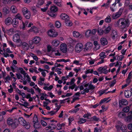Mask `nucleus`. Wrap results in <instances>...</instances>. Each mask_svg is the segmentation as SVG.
<instances>
[{"mask_svg":"<svg viewBox=\"0 0 132 132\" xmlns=\"http://www.w3.org/2000/svg\"><path fill=\"white\" fill-rule=\"evenodd\" d=\"M33 122H34V123H38V120L37 117L35 114L34 116Z\"/></svg>","mask_w":132,"mask_h":132,"instance_id":"nucleus-31","label":"nucleus"},{"mask_svg":"<svg viewBox=\"0 0 132 132\" xmlns=\"http://www.w3.org/2000/svg\"><path fill=\"white\" fill-rule=\"evenodd\" d=\"M55 112H54L53 111H52L50 112H48L47 114H50L51 116H52L55 113Z\"/></svg>","mask_w":132,"mask_h":132,"instance_id":"nucleus-54","label":"nucleus"},{"mask_svg":"<svg viewBox=\"0 0 132 132\" xmlns=\"http://www.w3.org/2000/svg\"><path fill=\"white\" fill-rule=\"evenodd\" d=\"M10 125L11 126V127L13 129L15 128L18 126V124L16 123L15 122H13Z\"/></svg>","mask_w":132,"mask_h":132,"instance_id":"nucleus-42","label":"nucleus"},{"mask_svg":"<svg viewBox=\"0 0 132 132\" xmlns=\"http://www.w3.org/2000/svg\"><path fill=\"white\" fill-rule=\"evenodd\" d=\"M97 31L98 34L100 35H102L104 33V30L100 28H98Z\"/></svg>","mask_w":132,"mask_h":132,"instance_id":"nucleus-29","label":"nucleus"},{"mask_svg":"<svg viewBox=\"0 0 132 132\" xmlns=\"http://www.w3.org/2000/svg\"><path fill=\"white\" fill-rule=\"evenodd\" d=\"M55 25L56 27L59 28L61 26V23L59 21H57L55 22Z\"/></svg>","mask_w":132,"mask_h":132,"instance_id":"nucleus-40","label":"nucleus"},{"mask_svg":"<svg viewBox=\"0 0 132 132\" xmlns=\"http://www.w3.org/2000/svg\"><path fill=\"white\" fill-rule=\"evenodd\" d=\"M100 59H104V58L106 57V55H105L104 52H102L100 54Z\"/></svg>","mask_w":132,"mask_h":132,"instance_id":"nucleus-37","label":"nucleus"},{"mask_svg":"<svg viewBox=\"0 0 132 132\" xmlns=\"http://www.w3.org/2000/svg\"><path fill=\"white\" fill-rule=\"evenodd\" d=\"M122 14L121 12L119 10L118 12L115 14H113L112 15V18L113 19H116L119 17Z\"/></svg>","mask_w":132,"mask_h":132,"instance_id":"nucleus-10","label":"nucleus"},{"mask_svg":"<svg viewBox=\"0 0 132 132\" xmlns=\"http://www.w3.org/2000/svg\"><path fill=\"white\" fill-rule=\"evenodd\" d=\"M60 16L61 19H63L65 20V21L66 20H69V18L68 16L65 14L62 13L60 15Z\"/></svg>","mask_w":132,"mask_h":132,"instance_id":"nucleus-14","label":"nucleus"},{"mask_svg":"<svg viewBox=\"0 0 132 132\" xmlns=\"http://www.w3.org/2000/svg\"><path fill=\"white\" fill-rule=\"evenodd\" d=\"M40 38L39 37L36 36L32 40L29 41V44L31 45L33 44H38L40 42Z\"/></svg>","mask_w":132,"mask_h":132,"instance_id":"nucleus-5","label":"nucleus"},{"mask_svg":"<svg viewBox=\"0 0 132 132\" xmlns=\"http://www.w3.org/2000/svg\"><path fill=\"white\" fill-rule=\"evenodd\" d=\"M41 123L42 125L44 126H46L47 125V123L45 122L42 120H41Z\"/></svg>","mask_w":132,"mask_h":132,"instance_id":"nucleus-49","label":"nucleus"},{"mask_svg":"<svg viewBox=\"0 0 132 132\" xmlns=\"http://www.w3.org/2000/svg\"><path fill=\"white\" fill-rule=\"evenodd\" d=\"M93 69H88L85 72V74H87L88 73H92L93 72Z\"/></svg>","mask_w":132,"mask_h":132,"instance_id":"nucleus-45","label":"nucleus"},{"mask_svg":"<svg viewBox=\"0 0 132 132\" xmlns=\"http://www.w3.org/2000/svg\"><path fill=\"white\" fill-rule=\"evenodd\" d=\"M96 31L97 30L96 29H93L92 31L90 30H88L86 32L85 36L87 37H88L92 35H94Z\"/></svg>","mask_w":132,"mask_h":132,"instance_id":"nucleus-4","label":"nucleus"},{"mask_svg":"<svg viewBox=\"0 0 132 132\" xmlns=\"http://www.w3.org/2000/svg\"><path fill=\"white\" fill-rule=\"evenodd\" d=\"M92 118L94 120L96 121H98L99 119V118H98L96 116H93Z\"/></svg>","mask_w":132,"mask_h":132,"instance_id":"nucleus-51","label":"nucleus"},{"mask_svg":"<svg viewBox=\"0 0 132 132\" xmlns=\"http://www.w3.org/2000/svg\"><path fill=\"white\" fill-rule=\"evenodd\" d=\"M58 10L57 7L55 6L54 5L51 6L50 8V11H48V13L50 16L54 17L56 16L55 13Z\"/></svg>","mask_w":132,"mask_h":132,"instance_id":"nucleus-2","label":"nucleus"},{"mask_svg":"<svg viewBox=\"0 0 132 132\" xmlns=\"http://www.w3.org/2000/svg\"><path fill=\"white\" fill-rule=\"evenodd\" d=\"M34 128L36 129H38L41 127V125L40 124L37 123H34Z\"/></svg>","mask_w":132,"mask_h":132,"instance_id":"nucleus-27","label":"nucleus"},{"mask_svg":"<svg viewBox=\"0 0 132 132\" xmlns=\"http://www.w3.org/2000/svg\"><path fill=\"white\" fill-rule=\"evenodd\" d=\"M22 11L23 13V14H25L27 12H28L29 11L28 10V9L26 7L23 8L22 9Z\"/></svg>","mask_w":132,"mask_h":132,"instance_id":"nucleus-41","label":"nucleus"},{"mask_svg":"<svg viewBox=\"0 0 132 132\" xmlns=\"http://www.w3.org/2000/svg\"><path fill=\"white\" fill-rule=\"evenodd\" d=\"M56 127L57 129L58 130H60L62 129L61 126L59 123H58L57 124Z\"/></svg>","mask_w":132,"mask_h":132,"instance_id":"nucleus-47","label":"nucleus"},{"mask_svg":"<svg viewBox=\"0 0 132 132\" xmlns=\"http://www.w3.org/2000/svg\"><path fill=\"white\" fill-rule=\"evenodd\" d=\"M112 35L113 38L114 39L115 37H116L117 35V31L115 30H113L112 31Z\"/></svg>","mask_w":132,"mask_h":132,"instance_id":"nucleus-25","label":"nucleus"},{"mask_svg":"<svg viewBox=\"0 0 132 132\" xmlns=\"http://www.w3.org/2000/svg\"><path fill=\"white\" fill-rule=\"evenodd\" d=\"M100 42L101 44L103 46L107 45L108 43L107 39L104 38H102L101 39Z\"/></svg>","mask_w":132,"mask_h":132,"instance_id":"nucleus-13","label":"nucleus"},{"mask_svg":"<svg viewBox=\"0 0 132 132\" xmlns=\"http://www.w3.org/2000/svg\"><path fill=\"white\" fill-rule=\"evenodd\" d=\"M125 95L127 98L130 97L132 95L131 92L130 91H125Z\"/></svg>","mask_w":132,"mask_h":132,"instance_id":"nucleus-16","label":"nucleus"},{"mask_svg":"<svg viewBox=\"0 0 132 132\" xmlns=\"http://www.w3.org/2000/svg\"><path fill=\"white\" fill-rule=\"evenodd\" d=\"M55 33L52 30H50L48 32V34L49 36L52 37H56V35H55Z\"/></svg>","mask_w":132,"mask_h":132,"instance_id":"nucleus-19","label":"nucleus"},{"mask_svg":"<svg viewBox=\"0 0 132 132\" xmlns=\"http://www.w3.org/2000/svg\"><path fill=\"white\" fill-rule=\"evenodd\" d=\"M59 41L57 40H55L53 41L52 44L54 46H57L59 45Z\"/></svg>","mask_w":132,"mask_h":132,"instance_id":"nucleus-26","label":"nucleus"},{"mask_svg":"<svg viewBox=\"0 0 132 132\" xmlns=\"http://www.w3.org/2000/svg\"><path fill=\"white\" fill-rule=\"evenodd\" d=\"M83 48L82 44L80 43L77 44L75 47V50L78 53L80 52L81 51Z\"/></svg>","mask_w":132,"mask_h":132,"instance_id":"nucleus-6","label":"nucleus"},{"mask_svg":"<svg viewBox=\"0 0 132 132\" xmlns=\"http://www.w3.org/2000/svg\"><path fill=\"white\" fill-rule=\"evenodd\" d=\"M24 17L27 19H29L30 17V13L29 11L23 14Z\"/></svg>","mask_w":132,"mask_h":132,"instance_id":"nucleus-21","label":"nucleus"},{"mask_svg":"<svg viewBox=\"0 0 132 132\" xmlns=\"http://www.w3.org/2000/svg\"><path fill=\"white\" fill-rule=\"evenodd\" d=\"M13 40L15 42L17 43H20L21 41L20 39V36L17 34L13 35Z\"/></svg>","mask_w":132,"mask_h":132,"instance_id":"nucleus-7","label":"nucleus"},{"mask_svg":"<svg viewBox=\"0 0 132 132\" xmlns=\"http://www.w3.org/2000/svg\"><path fill=\"white\" fill-rule=\"evenodd\" d=\"M129 106H126V107L123 108V111L125 112H127L129 111Z\"/></svg>","mask_w":132,"mask_h":132,"instance_id":"nucleus-43","label":"nucleus"},{"mask_svg":"<svg viewBox=\"0 0 132 132\" xmlns=\"http://www.w3.org/2000/svg\"><path fill=\"white\" fill-rule=\"evenodd\" d=\"M18 103L21 106H22L24 107H27V106H29V104L27 102H24L23 104H21L19 102H18Z\"/></svg>","mask_w":132,"mask_h":132,"instance_id":"nucleus-33","label":"nucleus"},{"mask_svg":"<svg viewBox=\"0 0 132 132\" xmlns=\"http://www.w3.org/2000/svg\"><path fill=\"white\" fill-rule=\"evenodd\" d=\"M128 101L124 99H122L121 100V103L122 104L126 105L128 104Z\"/></svg>","mask_w":132,"mask_h":132,"instance_id":"nucleus-35","label":"nucleus"},{"mask_svg":"<svg viewBox=\"0 0 132 132\" xmlns=\"http://www.w3.org/2000/svg\"><path fill=\"white\" fill-rule=\"evenodd\" d=\"M112 27V26L111 25H109L107 28L104 30V33L107 34L109 33L111 30Z\"/></svg>","mask_w":132,"mask_h":132,"instance_id":"nucleus-17","label":"nucleus"},{"mask_svg":"<svg viewBox=\"0 0 132 132\" xmlns=\"http://www.w3.org/2000/svg\"><path fill=\"white\" fill-rule=\"evenodd\" d=\"M44 1L42 0H40L38 2V5H41L43 4L44 3Z\"/></svg>","mask_w":132,"mask_h":132,"instance_id":"nucleus-55","label":"nucleus"},{"mask_svg":"<svg viewBox=\"0 0 132 132\" xmlns=\"http://www.w3.org/2000/svg\"><path fill=\"white\" fill-rule=\"evenodd\" d=\"M12 23L14 27H16L18 24V20L17 18H14L12 21Z\"/></svg>","mask_w":132,"mask_h":132,"instance_id":"nucleus-15","label":"nucleus"},{"mask_svg":"<svg viewBox=\"0 0 132 132\" xmlns=\"http://www.w3.org/2000/svg\"><path fill=\"white\" fill-rule=\"evenodd\" d=\"M60 47L61 50L63 53H65L67 52V48L65 44H62L60 45Z\"/></svg>","mask_w":132,"mask_h":132,"instance_id":"nucleus-11","label":"nucleus"},{"mask_svg":"<svg viewBox=\"0 0 132 132\" xmlns=\"http://www.w3.org/2000/svg\"><path fill=\"white\" fill-rule=\"evenodd\" d=\"M9 43L11 46L15 48L16 47V45H14L13 43L11 41H9Z\"/></svg>","mask_w":132,"mask_h":132,"instance_id":"nucleus-50","label":"nucleus"},{"mask_svg":"<svg viewBox=\"0 0 132 132\" xmlns=\"http://www.w3.org/2000/svg\"><path fill=\"white\" fill-rule=\"evenodd\" d=\"M93 46V44L90 42H88L85 45V47L84 49V51H86L90 50Z\"/></svg>","mask_w":132,"mask_h":132,"instance_id":"nucleus-9","label":"nucleus"},{"mask_svg":"<svg viewBox=\"0 0 132 132\" xmlns=\"http://www.w3.org/2000/svg\"><path fill=\"white\" fill-rule=\"evenodd\" d=\"M126 115L123 112H120L118 115V117L120 118H123L126 117Z\"/></svg>","mask_w":132,"mask_h":132,"instance_id":"nucleus-23","label":"nucleus"},{"mask_svg":"<svg viewBox=\"0 0 132 132\" xmlns=\"http://www.w3.org/2000/svg\"><path fill=\"white\" fill-rule=\"evenodd\" d=\"M89 88L90 89H93L95 88V87L91 84L89 85L88 86Z\"/></svg>","mask_w":132,"mask_h":132,"instance_id":"nucleus-46","label":"nucleus"},{"mask_svg":"<svg viewBox=\"0 0 132 132\" xmlns=\"http://www.w3.org/2000/svg\"><path fill=\"white\" fill-rule=\"evenodd\" d=\"M33 88L35 89L36 90H37L38 91V92H39V93H40L41 91V90L38 87H36L35 86H34L33 87Z\"/></svg>","mask_w":132,"mask_h":132,"instance_id":"nucleus-58","label":"nucleus"},{"mask_svg":"<svg viewBox=\"0 0 132 132\" xmlns=\"http://www.w3.org/2000/svg\"><path fill=\"white\" fill-rule=\"evenodd\" d=\"M120 128L121 130L123 132H126L127 131V127L125 125H123V124H122Z\"/></svg>","mask_w":132,"mask_h":132,"instance_id":"nucleus-20","label":"nucleus"},{"mask_svg":"<svg viewBox=\"0 0 132 132\" xmlns=\"http://www.w3.org/2000/svg\"><path fill=\"white\" fill-rule=\"evenodd\" d=\"M75 80L74 78H73L71 80L70 82V85H72L74 84Z\"/></svg>","mask_w":132,"mask_h":132,"instance_id":"nucleus-61","label":"nucleus"},{"mask_svg":"<svg viewBox=\"0 0 132 132\" xmlns=\"http://www.w3.org/2000/svg\"><path fill=\"white\" fill-rule=\"evenodd\" d=\"M13 123V119H12L9 118L8 119L7 123L9 125H10Z\"/></svg>","mask_w":132,"mask_h":132,"instance_id":"nucleus-39","label":"nucleus"},{"mask_svg":"<svg viewBox=\"0 0 132 132\" xmlns=\"http://www.w3.org/2000/svg\"><path fill=\"white\" fill-rule=\"evenodd\" d=\"M111 18L109 15L107 16L106 18L105 19V21L107 23H109L111 22Z\"/></svg>","mask_w":132,"mask_h":132,"instance_id":"nucleus-36","label":"nucleus"},{"mask_svg":"<svg viewBox=\"0 0 132 132\" xmlns=\"http://www.w3.org/2000/svg\"><path fill=\"white\" fill-rule=\"evenodd\" d=\"M3 12L5 15L9 14L10 12V8L8 6L4 7L3 9Z\"/></svg>","mask_w":132,"mask_h":132,"instance_id":"nucleus-12","label":"nucleus"},{"mask_svg":"<svg viewBox=\"0 0 132 132\" xmlns=\"http://www.w3.org/2000/svg\"><path fill=\"white\" fill-rule=\"evenodd\" d=\"M11 10L12 12L13 13H16L17 12V10L16 9V7L14 6H12L11 7Z\"/></svg>","mask_w":132,"mask_h":132,"instance_id":"nucleus-34","label":"nucleus"},{"mask_svg":"<svg viewBox=\"0 0 132 132\" xmlns=\"http://www.w3.org/2000/svg\"><path fill=\"white\" fill-rule=\"evenodd\" d=\"M86 121V119H84L82 118L80 119L78 121V122L79 123L81 124L85 123Z\"/></svg>","mask_w":132,"mask_h":132,"instance_id":"nucleus-30","label":"nucleus"},{"mask_svg":"<svg viewBox=\"0 0 132 132\" xmlns=\"http://www.w3.org/2000/svg\"><path fill=\"white\" fill-rule=\"evenodd\" d=\"M65 22L67 26H71L72 24V23L69 20L65 21Z\"/></svg>","mask_w":132,"mask_h":132,"instance_id":"nucleus-32","label":"nucleus"},{"mask_svg":"<svg viewBox=\"0 0 132 132\" xmlns=\"http://www.w3.org/2000/svg\"><path fill=\"white\" fill-rule=\"evenodd\" d=\"M73 63H74L76 65H77L80 64L79 63V61L78 60H75L74 61Z\"/></svg>","mask_w":132,"mask_h":132,"instance_id":"nucleus-57","label":"nucleus"},{"mask_svg":"<svg viewBox=\"0 0 132 132\" xmlns=\"http://www.w3.org/2000/svg\"><path fill=\"white\" fill-rule=\"evenodd\" d=\"M128 127L129 129L132 130V123L129 124L128 126Z\"/></svg>","mask_w":132,"mask_h":132,"instance_id":"nucleus-62","label":"nucleus"},{"mask_svg":"<svg viewBox=\"0 0 132 132\" xmlns=\"http://www.w3.org/2000/svg\"><path fill=\"white\" fill-rule=\"evenodd\" d=\"M63 111H61V113L59 115V118H61L63 117Z\"/></svg>","mask_w":132,"mask_h":132,"instance_id":"nucleus-64","label":"nucleus"},{"mask_svg":"<svg viewBox=\"0 0 132 132\" xmlns=\"http://www.w3.org/2000/svg\"><path fill=\"white\" fill-rule=\"evenodd\" d=\"M19 123L23 126H26L25 128L28 129L30 127V125L29 123H26V121L21 117H20L18 119Z\"/></svg>","mask_w":132,"mask_h":132,"instance_id":"nucleus-3","label":"nucleus"},{"mask_svg":"<svg viewBox=\"0 0 132 132\" xmlns=\"http://www.w3.org/2000/svg\"><path fill=\"white\" fill-rule=\"evenodd\" d=\"M107 90V89L103 91H100L99 92V94H100V96H101L102 94L105 93V91Z\"/></svg>","mask_w":132,"mask_h":132,"instance_id":"nucleus-63","label":"nucleus"},{"mask_svg":"<svg viewBox=\"0 0 132 132\" xmlns=\"http://www.w3.org/2000/svg\"><path fill=\"white\" fill-rule=\"evenodd\" d=\"M54 3L59 7H61L62 6L61 0H54Z\"/></svg>","mask_w":132,"mask_h":132,"instance_id":"nucleus-18","label":"nucleus"},{"mask_svg":"<svg viewBox=\"0 0 132 132\" xmlns=\"http://www.w3.org/2000/svg\"><path fill=\"white\" fill-rule=\"evenodd\" d=\"M20 72L21 74H23L24 75L25 78L26 77L25 76L26 75H27V73H25V71L23 70H22V71H21Z\"/></svg>","mask_w":132,"mask_h":132,"instance_id":"nucleus-56","label":"nucleus"},{"mask_svg":"<svg viewBox=\"0 0 132 132\" xmlns=\"http://www.w3.org/2000/svg\"><path fill=\"white\" fill-rule=\"evenodd\" d=\"M117 24V26H118L119 28L123 29L128 27L129 25V22L128 19L122 18L119 20Z\"/></svg>","mask_w":132,"mask_h":132,"instance_id":"nucleus-1","label":"nucleus"},{"mask_svg":"<svg viewBox=\"0 0 132 132\" xmlns=\"http://www.w3.org/2000/svg\"><path fill=\"white\" fill-rule=\"evenodd\" d=\"M12 19L10 18H8L5 20V22L7 24H8L11 22Z\"/></svg>","mask_w":132,"mask_h":132,"instance_id":"nucleus-38","label":"nucleus"},{"mask_svg":"<svg viewBox=\"0 0 132 132\" xmlns=\"http://www.w3.org/2000/svg\"><path fill=\"white\" fill-rule=\"evenodd\" d=\"M15 18H17V19H19V20H21L22 19V17L19 14H18L15 16Z\"/></svg>","mask_w":132,"mask_h":132,"instance_id":"nucleus-48","label":"nucleus"},{"mask_svg":"<svg viewBox=\"0 0 132 132\" xmlns=\"http://www.w3.org/2000/svg\"><path fill=\"white\" fill-rule=\"evenodd\" d=\"M47 51L48 52H50L51 50L52 51V48L50 45H48L47 46Z\"/></svg>","mask_w":132,"mask_h":132,"instance_id":"nucleus-53","label":"nucleus"},{"mask_svg":"<svg viewBox=\"0 0 132 132\" xmlns=\"http://www.w3.org/2000/svg\"><path fill=\"white\" fill-rule=\"evenodd\" d=\"M127 121L128 122H129L131 120H132V116H128L127 117Z\"/></svg>","mask_w":132,"mask_h":132,"instance_id":"nucleus-44","label":"nucleus"},{"mask_svg":"<svg viewBox=\"0 0 132 132\" xmlns=\"http://www.w3.org/2000/svg\"><path fill=\"white\" fill-rule=\"evenodd\" d=\"M54 65L55 67H59L60 66H61L62 67H63L64 66L63 65H61L60 64H58L57 63H55Z\"/></svg>","mask_w":132,"mask_h":132,"instance_id":"nucleus-52","label":"nucleus"},{"mask_svg":"<svg viewBox=\"0 0 132 132\" xmlns=\"http://www.w3.org/2000/svg\"><path fill=\"white\" fill-rule=\"evenodd\" d=\"M48 9V7H46L44 8H41V11L42 12H45Z\"/></svg>","mask_w":132,"mask_h":132,"instance_id":"nucleus-59","label":"nucleus"},{"mask_svg":"<svg viewBox=\"0 0 132 132\" xmlns=\"http://www.w3.org/2000/svg\"><path fill=\"white\" fill-rule=\"evenodd\" d=\"M30 31L34 32L35 33H37L38 32V30L37 28L35 27H32L29 30Z\"/></svg>","mask_w":132,"mask_h":132,"instance_id":"nucleus-22","label":"nucleus"},{"mask_svg":"<svg viewBox=\"0 0 132 132\" xmlns=\"http://www.w3.org/2000/svg\"><path fill=\"white\" fill-rule=\"evenodd\" d=\"M73 36L75 37H78L80 35V33L78 31H74L73 33Z\"/></svg>","mask_w":132,"mask_h":132,"instance_id":"nucleus-24","label":"nucleus"},{"mask_svg":"<svg viewBox=\"0 0 132 132\" xmlns=\"http://www.w3.org/2000/svg\"><path fill=\"white\" fill-rule=\"evenodd\" d=\"M106 70V68L105 67H100L97 70L100 72V73L103 72V71Z\"/></svg>","mask_w":132,"mask_h":132,"instance_id":"nucleus-28","label":"nucleus"},{"mask_svg":"<svg viewBox=\"0 0 132 132\" xmlns=\"http://www.w3.org/2000/svg\"><path fill=\"white\" fill-rule=\"evenodd\" d=\"M116 82V80H114L112 82H111V84L110 86L111 87L114 85L115 84Z\"/></svg>","mask_w":132,"mask_h":132,"instance_id":"nucleus-60","label":"nucleus"},{"mask_svg":"<svg viewBox=\"0 0 132 132\" xmlns=\"http://www.w3.org/2000/svg\"><path fill=\"white\" fill-rule=\"evenodd\" d=\"M20 44L17 46L18 47L22 45V48L25 51L27 50L28 49V45L25 42L22 43V41L20 43Z\"/></svg>","mask_w":132,"mask_h":132,"instance_id":"nucleus-8","label":"nucleus"}]
</instances>
